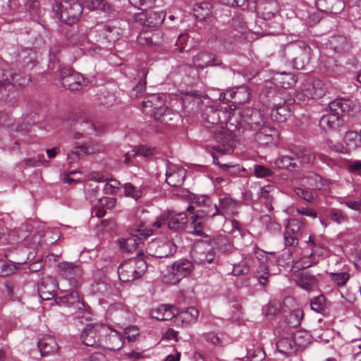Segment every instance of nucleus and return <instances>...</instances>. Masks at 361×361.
Listing matches in <instances>:
<instances>
[{
  "instance_id": "obj_9",
  "label": "nucleus",
  "mask_w": 361,
  "mask_h": 361,
  "mask_svg": "<svg viewBox=\"0 0 361 361\" xmlns=\"http://www.w3.org/2000/svg\"><path fill=\"white\" fill-rule=\"evenodd\" d=\"M18 75L13 73L10 70H5L0 68V99L10 102L11 95L14 97L16 85H20L22 82L18 81L16 78Z\"/></svg>"
},
{
  "instance_id": "obj_2",
  "label": "nucleus",
  "mask_w": 361,
  "mask_h": 361,
  "mask_svg": "<svg viewBox=\"0 0 361 361\" xmlns=\"http://www.w3.org/2000/svg\"><path fill=\"white\" fill-rule=\"evenodd\" d=\"M329 113L323 115L319 126L325 132H341L346 129L345 117L353 110V102L349 99H336L329 104Z\"/></svg>"
},
{
  "instance_id": "obj_15",
  "label": "nucleus",
  "mask_w": 361,
  "mask_h": 361,
  "mask_svg": "<svg viewBox=\"0 0 361 361\" xmlns=\"http://www.w3.org/2000/svg\"><path fill=\"white\" fill-rule=\"evenodd\" d=\"M253 3L257 14L262 16L261 20H271L278 16L279 6L275 0H257Z\"/></svg>"
},
{
  "instance_id": "obj_19",
  "label": "nucleus",
  "mask_w": 361,
  "mask_h": 361,
  "mask_svg": "<svg viewBox=\"0 0 361 361\" xmlns=\"http://www.w3.org/2000/svg\"><path fill=\"white\" fill-rule=\"evenodd\" d=\"M262 99L266 98L264 101L267 102V105L271 108H276L291 104L292 99H286L283 97V94L277 92L274 88L267 90L260 95Z\"/></svg>"
},
{
  "instance_id": "obj_47",
  "label": "nucleus",
  "mask_w": 361,
  "mask_h": 361,
  "mask_svg": "<svg viewBox=\"0 0 361 361\" xmlns=\"http://www.w3.org/2000/svg\"><path fill=\"white\" fill-rule=\"evenodd\" d=\"M211 4L207 2L196 4L194 8L195 16L197 18L205 19L210 15Z\"/></svg>"
},
{
  "instance_id": "obj_48",
  "label": "nucleus",
  "mask_w": 361,
  "mask_h": 361,
  "mask_svg": "<svg viewBox=\"0 0 361 361\" xmlns=\"http://www.w3.org/2000/svg\"><path fill=\"white\" fill-rule=\"evenodd\" d=\"M151 229L144 228V225H141L139 228L133 227L130 228V234L133 235L141 243L142 239H146L152 235Z\"/></svg>"
},
{
  "instance_id": "obj_42",
  "label": "nucleus",
  "mask_w": 361,
  "mask_h": 361,
  "mask_svg": "<svg viewBox=\"0 0 361 361\" xmlns=\"http://www.w3.org/2000/svg\"><path fill=\"white\" fill-rule=\"evenodd\" d=\"M216 248L222 253L230 252L232 249V244L229 238L225 235H219L214 239Z\"/></svg>"
},
{
  "instance_id": "obj_35",
  "label": "nucleus",
  "mask_w": 361,
  "mask_h": 361,
  "mask_svg": "<svg viewBox=\"0 0 361 361\" xmlns=\"http://www.w3.org/2000/svg\"><path fill=\"white\" fill-rule=\"evenodd\" d=\"M211 53L201 51L192 58V66L197 69H204L210 66Z\"/></svg>"
},
{
  "instance_id": "obj_8",
  "label": "nucleus",
  "mask_w": 361,
  "mask_h": 361,
  "mask_svg": "<svg viewBox=\"0 0 361 361\" xmlns=\"http://www.w3.org/2000/svg\"><path fill=\"white\" fill-rule=\"evenodd\" d=\"M193 262L198 264H211L215 259L214 247L205 240L197 241L190 251Z\"/></svg>"
},
{
  "instance_id": "obj_13",
  "label": "nucleus",
  "mask_w": 361,
  "mask_h": 361,
  "mask_svg": "<svg viewBox=\"0 0 361 361\" xmlns=\"http://www.w3.org/2000/svg\"><path fill=\"white\" fill-rule=\"evenodd\" d=\"M133 19L135 22L138 23L140 25L149 28H154L164 22L165 13L146 10L141 13L134 14Z\"/></svg>"
},
{
  "instance_id": "obj_40",
  "label": "nucleus",
  "mask_w": 361,
  "mask_h": 361,
  "mask_svg": "<svg viewBox=\"0 0 361 361\" xmlns=\"http://www.w3.org/2000/svg\"><path fill=\"white\" fill-rule=\"evenodd\" d=\"M344 140L349 149H355L361 147V135L355 131L347 132Z\"/></svg>"
},
{
  "instance_id": "obj_59",
  "label": "nucleus",
  "mask_w": 361,
  "mask_h": 361,
  "mask_svg": "<svg viewBox=\"0 0 361 361\" xmlns=\"http://www.w3.org/2000/svg\"><path fill=\"white\" fill-rule=\"evenodd\" d=\"M189 36L188 33H181L178 35L176 42V50H178L179 52H183L189 49V47L187 44Z\"/></svg>"
},
{
  "instance_id": "obj_53",
  "label": "nucleus",
  "mask_w": 361,
  "mask_h": 361,
  "mask_svg": "<svg viewBox=\"0 0 361 361\" xmlns=\"http://www.w3.org/2000/svg\"><path fill=\"white\" fill-rule=\"evenodd\" d=\"M162 104V99L160 95L153 94L148 96L145 101L142 102L144 108H150L152 109Z\"/></svg>"
},
{
  "instance_id": "obj_27",
  "label": "nucleus",
  "mask_w": 361,
  "mask_h": 361,
  "mask_svg": "<svg viewBox=\"0 0 361 361\" xmlns=\"http://www.w3.org/2000/svg\"><path fill=\"white\" fill-rule=\"evenodd\" d=\"M237 203L235 200L228 197H224L219 199V205H214L215 212L212 216L217 214H232L234 215L236 212Z\"/></svg>"
},
{
  "instance_id": "obj_49",
  "label": "nucleus",
  "mask_w": 361,
  "mask_h": 361,
  "mask_svg": "<svg viewBox=\"0 0 361 361\" xmlns=\"http://www.w3.org/2000/svg\"><path fill=\"white\" fill-rule=\"evenodd\" d=\"M325 296L320 295L312 299L310 306L312 310L324 314L326 310Z\"/></svg>"
},
{
  "instance_id": "obj_10",
  "label": "nucleus",
  "mask_w": 361,
  "mask_h": 361,
  "mask_svg": "<svg viewBox=\"0 0 361 361\" xmlns=\"http://www.w3.org/2000/svg\"><path fill=\"white\" fill-rule=\"evenodd\" d=\"M116 28L114 26L109 25H100L95 28H90L88 30L87 33V44L95 45L96 48L100 49L101 45L99 43L103 44L104 39H107L109 42L114 41V33L118 34L116 30Z\"/></svg>"
},
{
  "instance_id": "obj_46",
  "label": "nucleus",
  "mask_w": 361,
  "mask_h": 361,
  "mask_svg": "<svg viewBox=\"0 0 361 361\" xmlns=\"http://www.w3.org/2000/svg\"><path fill=\"white\" fill-rule=\"evenodd\" d=\"M310 334L306 331H297L292 336L296 348L305 346L310 343Z\"/></svg>"
},
{
  "instance_id": "obj_14",
  "label": "nucleus",
  "mask_w": 361,
  "mask_h": 361,
  "mask_svg": "<svg viewBox=\"0 0 361 361\" xmlns=\"http://www.w3.org/2000/svg\"><path fill=\"white\" fill-rule=\"evenodd\" d=\"M326 91V85L321 80L317 78L303 83L301 93L307 99L317 100L322 98Z\"/></svg>"
},
{
  "instance_id": "obj_24",
  "label": "nucleus",
  "mask_w": 361,
  "mask_h": 361,
  "mask_svg": "<svg viewBox=\"0 0 361 361\" xmlns=\"http://www.w3.org/2000/svg\"><path fill=\"white\" fill-rule=\"evenodd\" d=\"M37 348L42 357H45L56 353L59 345L55 339L50 336H44L37 343Z\"/></svg>"
},
{
  "instance_id": "obj_11",
  "label": "nucleus",
  "mask_w": 361,
  "mask_h": 361,
  "mask_svg": "<svg viewBox=\"0 0 361 361\" xmlns=\"http://www.w3.org/2000/svg\"><path fill=\"white\" fill-rule=\"evenodd\" d=\"M193 263L185 258L176 261L167 276H165L166 282L171 284H176L182 279L190 274L193 271Z\"/></svg>"
},
{
  "instance_id": "obj_33",
  "label": "nucleus",
  "mask_w": 361,
  "mask_h": 361,
  "mask_svg": "<svg viewBox=\"0 0 361 361\" xmlns=\"http://www.w3.org/2000/svg\"><path fill=\"white\" fill-rule=\"evenodd\" d=\"M290 115V110L288 105L272 108L270 113L271 119L278 123L284 122Z\"/></svg>"
},
{
  "instance_id": "obj_36",
  "label": "nucleus",
  "mask_w": 361,
  "mask_h": 361,
  "mask_svg": "<svg viewBox=\"0 0 361 361\" xmlns=\"http://www.w3.org/2000/svg\"><path fill=\"white\" fill-rule=\"evenodd\" d=\"M304 185L313 190L319 189L322 185V178L316 173L311 172L302 178Z\"/></svg>"
},
{
  "instance_id": "obj_6",
  "label": "nucleus",
  "mask_w": 361,
  "mask_h": 361,
  "mask_svg": "<svg viewBox=\"0 0 361 361\" xmlns=\"http://www.w3.org/2000/svg\"><path fill=\"white\" fill-rule=\"evenodd\" d=\"M259 114L257 111H252L250 118L245 120L250 129L255 131V140L259 145H267L274 142L279 138V132L276 128L261 124L259 121H255L253 117L257 118Z\"/></svg>"
},
{
  "instance_id": "obj_56",
  "label": "nucleus",
  "mask_w": 361,
  "mask_h": 361,
  "mask_svg": "<svg viewBox=\"0 0 361 361\" xmlns=\"http://www.w3.org/2000/svg\"><path fill=\"white\" fill-rule=\"evenodd\" d=\"M163 314L161 321H169L179 314V310L174 305H164Z\"/></svg>"
},
{
  "instance_id": "obj_34",
  "label": "nucleus",
  "mask_w": 361,
  "mask_h": 361,
  "mask_svg": "<svg viewBox=\"0 0 361 361\" xmlns=\"http://www.w3.org/2000/svg\"><path fill=\"white\" fill-rule=\"evenodd\" d=\"M161 33L159 31L154 32H145L138 37V41L140 44L157 45L161 42Z\"/></svg>"
},
{
  "instance_id": "obj_4",
  "label": "nucleus",
  "mask_w": 361,
  "mask_h": 361,
  "mask_svg": "<svg viewBox=\"0 0 361 361\" xmlns=\"http://www.w3.org/2000/svg\"><path fill=\"white\" fill-rule=\"evenodd\" d=\"M283 53L286 61L292 63L296 69H303L310 62L311 48L305 42H297L286 45Z\"/></svg>"
},
{
  "instance_id": "obj_60",
  "label": "nucleus",
  "mask_w": 361,
  "mask_h": 361,
  "mask_svg": "<svg viewBox=\"0 0 361 361\" xmlns=\"http://www.w3.org/2000/svg\"><path fill=\"white\" fill-rule=\"evenodd\" d=\"M99 188L97 185L94 186L92 184H90L85 188V197L92 202H94L96 200L98 201V199L100 198L99 197Z\"/></svg>"
},
{
  "instance_id": "obj_41",
  "label": "nucleus",
  "mask_w": 361,
  "mask_h": 361,
  "mask_svg": "<svg viewBox=\"0 0 361 361\" xmlns=\"http://www.w3.org/2000/svg\"><path fill=\"white\" fill-rule=\"evenodd\" d=\"M317 284L315 276L309 271L302 272L299 279V285L305 290H310Z\"/></svg>"
},
{
  "instance_id": "obj_57",
  "label": "nucleus",
  "mask_w": 361,
  "mask_h": 361,
  "mask_svg": "<svg viewBox=\"0 0 361 361\" xmlns=\"http://www.w3.org/2000/svg\"><path fill=\"white\" fill-rule=\"evenodd\" d=\"M147 74V71H143L142 75L140 79L139 80L137 85L135 87H133L132 90V92H131L132 97H137L145 90Z\"/></svg>"
},
{
  "instance_id": "obj_62",
  "label": "nucleus",
  "mask_w": 361,
  "mask_h": 361,
  "mask_svg": "<svg viewBox=\"0 0 361 361\" xmlns=\"http://www.w3.org/2000/svg\"><path fill=\"white\" fill-rule=\"evenodd\" d=\"M329 217L332 221L338 224L345 221L348 218L347 214L339 209H331Z\"/></svg>"
},
{
  "instance_id": "obj_50",
  "label": "nucleus",
  "mask_w": 361,
  "mask_h": 361,
  "mask_svg": "<svg viewBox=\"0 0 361 361\" xmlns=\"http://www.w3.org/2000/svg\"><path fill=\"white\" fill-rule=\"evenodd\" d=\"M180 318L187 322H195L199 315V311L194 307H190L185 310L179 312Z\"/></svg>"
},
{
  "instance_id": "obj_38",
  "label": "nucleus",
  "mask_w": 361,
  "mask_h": 361,
  "mask_svg": "<svg viewBox=\"0 0 361 361\" xmlns=\"http://www.w3.org/2000/svg\"><path fill=\"white\" fill-rule=\"evenodd\" d=\"M140 242L133 236L130 235L127 238H121L119 240L120 248L123 252H132L136 250L140 245Z\"/></svg>"
},
{
  "instance_id": "obj_1",
  "label": "nucleus",
  "mask_w": 361,
  "mask_h": 361,
  "mask_svg": "<svg viewBox=\"0 0 361 361\" xmlns=\"http://www.w3.org/2000/svg\"><path fill=\"white\" fill-rule=\"evenodd\" d=\"M235 109L234 104L226 103L218 105L207 106L202 111V118L206 128H212L216 126L214 133V138L218 142L213 149L221 154H228L233 150L235 140L231 134L224 128V123L231 119L232 111Z\"/></svg>"
},
{
  "instance_id": "obj_5",
  "label": "nucleus",
  "mask_w": 361,
  "mask_h": 361,
  "mask_svg": "<svg viewBox=\"0 0 361 361\" xmlns=\"http://www.w3.org/2000/svg\"><path fill=\"white\" fill-rule=\"evenodd\" d=\"M83 6L78 0H55L53 11L57 18L68 25L79 20L82 13Z\"/></svg>"
},
{
  "instance_id": "obj_52",
  "label": "nucleus",
  "mask_w": 361,
  "mask_h": 361,
  "mask_svg": "<svg viewBox=\"0 0 361 361\" xmlns=\"http://www.w3.org/2000/svg\"><path fill=\"white\" fill-rule=\"evenodd\" d=\"M328 4L330 6L327 7L326 10L322 11L333 14L340 13L345 7L343 0H328Z\"/></svg>"
},
{
  "instance_id": "obj_61",
  "label": "nucleus",
  "mask_w": 361,
  "mask_h": 361,
  "mask_svg": "<svg viewBox=\"0 0 361 361\" xmlns=\"http://www.w3.org/2000/svg\"><path fill=\"white\" fill-rule=\"evenodd\" d=\"M154 148L149 147L145 145H137L133 148L132 150L133 156H144V157H149L153 154L154 153Z\"/></svg>"
},
{
  "instance_id": "obj_20",
  "label": "nucleus",
  "mask_w": 361,
  "mask_h": 361,
  "mask_svg": "<svg viewBox=\"0 0 361 361\" xmlns=\"http://www.w3.org/2000/svg\"><path fill=\"white\" fill-rule=\"evenodd\" d=\"M104 149L103 145L97 142H91L88 145H82L75 147L70 154H68L69 163L76 161L80 159L82 152L84 154H92L100 152Z\"/></svg>"
},
{
  "instance_id": "obj_21",
  "label": "nucleus",
  "mask_w": 361,
  "mask_h": 361,
  "mask_svg": "<svg viewBox=\"0 0 361 361\" xmlns=\"http://www.w3.org/2000/svg\"><path fill=\"white\" fill-rule=\"evenodd\" d=\"M186 170L182 167L171 166L166 172V182L171 187L180 186L185 178Z\"/></svg>"
},
{
  "instance_id": "obj_45",
  "label": "nucleus",
  "mask_w": 361,
  "mask_h": 361,
  "mask_svg": "<svg viewBox=\"0 0 361 361\" xmlns=\"http://www.w3.org/2000/svg\"><path fill=\"white\" fill-rule=\"evenodd\" d=\"M303 317V312L301 310H296L290 312L286 317V322L290 327H297L300 324V322Z\"/></svg>"
},
{
  "instance_id": "obj_39",
  "label": "nucleus",
  "mask_w": 361,
  "mask_h": 361,
  "mask_svg": "<svg viewBox=\"0 0 361 361\" xmlns=\"http://www.w3.org/2000/svg\"><path fill=\"white\" fill-rule=\"evenodd\" d=\"M276 348L279 352L283 354H288L290 350H297L295 343L292 338H282L276 343Z\"/></svg>"
},
{
  "instance_id": "obj_26",
  "label": "nucleus",
  "mask_w": 361,
  "mask_h": 361,
  "mask_svg": "<svg viewBox=\"0 0 361 361\" xmlns=\"http://www.w3.org/2000/svg\"><path fill=\"white\" fill-rule=\"evenodd\" d=\"M56 300L59 304L73 306L78 309H82L84 307V302L79 293L74 290L65 293L64 295L58 297Z\"/></svg>"
},
{
  "instance_id": "obj_28",
  "label": "nucleus",
  "mask_w": 361,
  "mask_h": 361,
  "mask_svg": "<svg viewBox=\"0 0 361 361\" xmlns=\"http://www.w3.org/2000/svg\"><path fill=\"white\" fill-rule=\"evenodd\" d=\"M88 29L81 25L77 30L73 28L67 34L69 42L73 45L86 46L87 42Z\"/></svg>"
},
{
  "instance_id": "obj_44",
  "label": "nucleus",
  "mask_w": 361,
  "mask_h": 361,
  "mask_svg": "<svg viewBox=\"0 0 361 361\" xmlns=\"http://www.w3.org/2000/svg\"><path fill=\"white\" fill-rule=\"evenodd\" d=\"M275 188L273 185H266L260 188L259 197L266 201V204L270 210L273 209L271 206V201L273 199V193L275 192Z\"/></svg>"
},
{
  "instance_id": "obj_51",
  "label": "nucleus",
  "mask_w": 361,
  "mask_h": 361,
  "mask_svg": "<svg viewBox=\"0 0 361 361\" xmlns=\"http://www.w3.org/2000/svg\"><path fill=\"white\" fill-rule=\"evenodd\" d=\"M25 6L32 18L36 19L39 16L40 7L37 0H27Z\"/></svg>"
},
{
  "instance_id": "obj_32",
  "label": "nucleus",
  "mask_w": 361,
  "mask_h": 361,
  "mask_svg": "<svg viewBox=\"0 0 361 361\" xmlns=\"http://www.w3.org/2000/svg\"><path fill=\"white\" fill-rule=\"evenodd\" d=\"M274 164L279 169H284L293 171L300 169V165L295 161L294 155L281 156L276 159Z\"/></svg>"
},
{
  "instance_id": "obj_3",
  "label": "nucleus",
  "mask_w": 361,
  "mask_h": 361,
  "mask_svg": "<svg viewBox=\"0 0 361 361\" xmlns=\"http://www.w3.org/2000/svg\"><path fill=\"white\" fill-rule=\"evenodd\" d=\"M150 257L140 252L137 257L121 264L118 268V274L123 282H130L141 278L148 267Z\"/></svg>"
},
{
  "instance_id": "obj_23",
  "label": "nucleus",
  "mask_w": 361,
  "mask_h": 361,
  "mask_svg": "<svg viewBox=\"0 0 361 361\" xmlns=\"http://www.w3.org/2000/svg\"><path fill=\"white\" fill-rule=\"evenodd\" d=\"M16 62L27 69H32L37 63L36 54L31 49L23 48L16 56Z\"/></svg>"
},
{
  "instance_id": "obj_37",
  "label": "nucleus",
  "mask_w": 361,
  "mask_h": 361,
  "mask_svg": "<svg viewBox=\"0 0 361 361\" xmlns=\"http://www.w3.org/2000/svg\"><path fill=\"white\" fill-rule=\"evenodd\" d=\"M274 80L276 84L283 89L290 88L297 82L295 76L293 74L285 72L278 75Z\"/></svg>"
},
{
  "instance_id": "obj_25",
  "label": "nucleus",
  "mask_w": 361,
  "mask_h": 361,
  "mask_svg": "<svg viewBox=\"0 0 361 361\" xmlns=\"http://www.w3.org/2000/svg\"><path fill=\"white\" fill-rule=\"evenodd\" d=\"M61 275L70 281L79 278L82 274V269L79 264L62 262L58 264Z\"/></svg>"
},
{
  "instance_id": "obj_64",
  "label": "nucleus",
  "mask_w": 361,
  "mask_h": 361,
  "mask_svg": "<svg viewBox=\"0 0 361 361\" xmlns=\"http://www.w3.org/2000/svg\"><path fill=\"white\" fill-rule=\"evenodd\" d=\"M124 193L126 196L133 197L135 200H137L142 195V192L140 190H137L136 188L130 183H127L124 185Z\"/></svg>"
},
{
  "instance_id": "obj_29",
  "label": "nucleus",
  "mask_w": 361,
  "mask_h": 361,
  "mask_svg": "<svg viewBox=\"0 0 361 361\" xmlns=\"http://www.w3.org/2000/svg\"><path fill=\"white\" fill-rule=\"evenodd\" d=\"M87 81L83 78V76L76 72L73 73L72 75L68 76L63 79L61 85L66 89H68L71 91L79 90L83 86H86Z\"/></svg>"
},
{
  "instance_id": "obj_30",
  "label": "nucleus",
  "mask_w": 361,
  "mask_h": 361,
  "mask_svg": "<svg viewBox=\"0 0 361 361\" xmlns=\"http://www.w3.org/2000/svg\"><path fill=\"white\" fill-rule=\"evenodd\" d=\"M295 161L300 166H309L313 164L315 154L310 148H299L293 153Z\"/></svg>"
},
{
  "instance_id": "obj_55",
  "label": "nucleus",
  "mask_w": 361,
  "mask_h": 361,
  "mask_svg": "<svg viewBox=\"0 0 361 361\" xmlns=\"http://www.w3.org/2000/svg\"><path fill=\"white\" fill-rule=\"evenodd\" d=\"M17 267L13 264H9L4 259H0V276L4 277L13 274Z\"/></svg>"
},
{
  "instance_id": "obj_58",
  "label": "nucleus",
  "mask_w": 361,
  "mask_h": 361,
  "mask_svg": "<svg viewBox=\"0 0 361 361\" xmlns=\"http://www.w3.org/2000/svg\"><path fill=\"white\" fill-rule=\"evenodd\" d=\"M302 226L303 224L300 220L293 219L289 221L285 231L298 236Z\"/></svg>"
},
{
  "instance_id": "obj_12",
  "label": "nucleus",
  "mask_w": 361,
  "mask_h": 361,
  "mask_svg": "<svg viewBox=\"0 0 361 361\" xmlns=\"http://www.w3.org/2000/svg\"><path fill=\"white\" fill-rule=\"evenodd\" d=\"M147 251L152 257H167L176 252V246L170 240H155L148 243Z\"/></svg>"
},
{
  "instance_id": "obj_7",
  "label": "nucleus",
  "mask_w": 361,
  "mask_h": 361,
  "mask_svg": "<svg viewBox=\"0 0 361 361\" xmlns=\"http://www.w3.org/2000/svg\"><path fill=\"white\" fill-rule=\"evenodd\" d=\"M109 331V326L102 323L88 324L80 334L81 342L90 347H99L103 334Z\"/></svg>"
},
{
  "instance_id": "obj_63",
  "label": "nucleus",
  "mask_w": 361,
  "mask_h": 361,
  "mask_svg": "<svg viewBox=\"0 0 361 361\" xmlns=\"http://www.w3.org/2000/svg\"><path fill=\"white\" fill-rule=\"evenodd\" d=\"M62 47V44L58 41H54L49 48V58L50 61H52L53 64L56 61L59 62V60L56 58L57 54L60 52Z\"/></svg>"
},
{
  "instance_id": "obj_17",
  "label": "nucleus",
  "mask_w": 361,
  "mask_h": 361,
  "mask_svg": "<svg viewBox=\"0 0 361 361\" xmlns=\"http://www.w3.org/2000/svg\"><path fill=\"white\" fill-rule=\"evenodd\" d=\"M164 224L167 228L173 232H180L187 227L188 216L185 212H180L176 214L168 213L164 214Z\"/></svg>"
},
{
  "instance_id": "obj_43",
  "label": "nucleus",
  "mask_w": 361,
  "mask_h": 361,
  "mask_svg": "<svg viewBox=\"0 0 361 361\" xmlns=\"http://www.w3.org/2000/svg\"><path fill=\"white\" fill-rule=\"evenodd\" d=\"M84 4L92 11H106L109 9V5L104 0H85Z\"/></svg>"
},
{
  "instance_id": "obj_22",
  "label": "nucleus",
  "mask_w": 361,
  "mask_h": 361,
  "mask_svg": "<svg viewBox=\"0 0 361 361\" xmlns=\"http://www.w3.org/2000/svg\"><path fill=\"white\" fill-rule=\"evenodd\" d=\"M56 286V282L54 277L47 276L43 278L37 287L40 298L45 300L53 298Z\"/></svg>"
},
{
  "instance_id": "obj_18",
  "label": "nucleus",
  "mask_w": 361,
  "mask_h": 361,
  "mask_svg": "<svg viewBox=\"0 0 361 361\" xmlns=\"http://www.w3.org/2000/svg\"><path fill=\"white\" fill-rule=\"evenodd\" d=\"M329 46L334 52L338 54H345L349 53L353 44L350 37L343 35H337L329 38Z\"/></svg>"
},
{
  "instance_id": "obj_16",
  "label": "nucleus",
  "mask_w": 361,
  "mask_h": 361,
  "mask_svg": "<svg viewBox=\"0 0 361 361\" xmlns=\"http://www.w3.org/2000/svg\"><path fill=\"white\" fill-rule=\"evenodd\" d=\"M124 344L123 336L109 326V331L103 334L101 345L109 350H120Z\"/></svg>"
},
{
  "instance_id": "obj_31",
  "label": "nucleus",
  "mask_w": 361,
  "mask_h": 361,
  "mask_svg": "<svg viewBox=\"0 0 361 361\" xmlns=\"http://www.w3.org/2000/svg\"><path fill=\"white\" fill-rule=\"evenodd\" d=\"M233 99V103H244L249 100V94L243 88L238 89L237 91H228L226 93H221L219 99L221 101H229V99Z\"/></svg>"
},
{
  "instance_id": "obj_54",
  "label": "nucleus",
  "mask_w": 361,
  "mask_h": 361,
  "mask_svg": "<svg viewBox=\"0 0 361 361\" xmlns=\"http://www.w3.org/2000/svg\"><path fill=\"white\" fill-rule=\"evenodd\" d=\"M254 173L257 178H264L267 180L274 175V172L269 168L259 164L254 166Z\"/></svg>"
}]
</instances>
